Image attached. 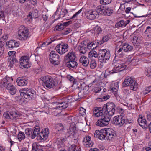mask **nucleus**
Segmentation results:
<instances>
[{
    "label": "nucleus",
    "mask_w": 151,
    "mask_h": 151,
    "mask_svg": "<svg viewBox=\"0 0 151 151\" xmlns=\"http://www.w3.org/2000/svg\"><path fill=\"white\" fill-rule=\"evenodd\" d=\"M16 82L19 86H26L28 81L25 79L18 78L16 80Z\"/></svg>",
    "instance_id": "nucleus-22"
},
{
    "label": "nucleus",
    "mask_w": 151,
    "mask_h": 151,
    "mask_svg": "<svg viewBox=\"0 0 151 151\" xmlns=\"http://www.w3.org/2000/svg\"><path fill=\"white\" fill-rule=\"evenodd\" d=\"M49 60L50 62L54 65H58L60 61L59 55L55 51H51L49 55Z\"/></svg>",
    "instance_id": "nucleus-7"
},
{
    "label": "nucleus",
    "mask_w": 151,
    "mask_h": 151,
    "mask_svg": "<svg viewBox=\"0 0 151 151\" xmlns=\"http://www.w3.org/2000/svg\"><path fill=\"white\" fill-rule=\"evenodd\" d=\"M28 88H25L24 89H22L20 91V95L26 99L29 98L28 97L29 95L28 93Z\"/></svg>",
    "instance_id": "nucleus-32"
},
{
    "label": "nucleus",
    "mask_w": 151,
    "mask_h": 151,
    "mask_svg": "<svg viewBox=\"0 0 151 151\" xmlns=\"http://www.w3.org/2000/svg\"><path fill=\"white\" fill-rule=\"evenodd\" d=\"M104 134L105 139L110 141L116 136V132L112 129L109 128L104 129Z\"/></svg>",
    "instance_id": "nucleus-8"
},
{
    "label": "nucleus",
    "mask_w": 151,
    "mask_h": 151,
    "mask_svg": "<svg viewBox=\"0 0 151 151\" xmlns=\"http://www.w3.org/2000/svg\"><path fill=\"white\" fill-rule=\"evenodd\" d=\"M122 49L125 52H129L132 50L133 47L127 43H125L122 46Z\"/></svg>",
    "instance_id": "nucleus-30"
},
{
    "label": "nucleus",
    "mask_w": 151,
    "mask_h": 151,
    "mask_svg": "<svg viewBox=\"0 0 151 151\" xmlns=\"http://www.w3.org/2000/svg\"><path fill=\"white\" fill-rule=\"evenodd\" d=\"M28 93L29 95L28 99L29 100H32L35 99L36 97V91L31 89H28Z\"/></svg>",
    "instance_id": "nucleus-21"
},
{
    "label": "nucleus",
    "mask_w": 151,
    "mask_h": 151,
    "mask_svg": "<svg viewBox=\"0 0 151 151\" xmlns=\"http://www.w3.org/2000/svg\"><path fill=\"white\" fill-rule=\"evenodd\" d=\"M66 58L69 60H75L76 58V55L75 52H70L66 56Z\"/></svg>",
    "instance_id": "nucleus-31"
},
{
    "label": "nucleus",
    "mask_w": 151,
    "mask_h": 151,
    "mask_svg": "<svg viewBox=\"0 0 151 151\" xmlns=\"http://www.w3.org/2000/svg\"><path fill=\"white\" fill-rule=\"evenodd\" d=\"M66 65L70 69L76 68L78 65V64L75 60H68L66 63Z\"/></svg>",
    "instance_id": "nucleus-19"
},
{
    "label": "nucleus",
    "mask_w": 151,
    "mask_h": 151,
    "mask_svg": "<svg viewBox=\"0 0 151 151\" xmlns=\"http://www.w3.org/2000/svg\"><path fill=\"white\" fill-rule=\"evenodd\" d=\"M68 44H59L55 47L56 51L60 54L65 53L68 50Z\"/></svg>",
    "instance_id": "nucleus-11"
},
{
    "label": "nucleus",
    "mask_w": 151,
    "mask_h": 151,
    "mask_svg": "<svg viewBox=\"0 0 151 151\" xmlns=\"http://www.w3.org/2000/svg\"><path fill=\"white\" fill-rule=\"evenodd\" d=\"M7 45L9 48H13L17 47L19 46V44L15 40H11L6 43Z\"/></svg>",
    "instance_id": "nucleus-25"
},
{
    "label": "nucleus",
    "mask_w": 151,
    "mask_h": 151,
    "mask_svg": "<svg viewBox=\"0 0 151 151\" xmlns=\"http://www.w3.org/2000/svg\"><path fill=\"white\" fill-rule=\"evenodd\" d=\"M16 53L15 51H9L8 52V55L9 57L8 62L10 63L9 66L10 65V66L12 65L14 63L18 62L17 60L15 58Z\"/></svg>",
    "instance_id": "nucleus-15"
},
{
    "label": "nucleus",
    "mask_w": 151,
    "mask_h": 151,
    "mask_svg": "<svg viewBox=\"0 0 151 151\" xmlns=\"http://www.w3.org/2000/svg\"><path fill=\"white\" fill-rule=\"evenodd\" d=\"M44 85L48 89L53 88L56 90L60 89L61 87V84L54 81L53 78L49 76L41 78Z\"/></svg>",
    "instance_id": "nucleus-3"
},
{
    "label": "nucleus",
    "mask_w": 151,
    "mask_h": 151,
    "mask_svg": "<svg viewBox=\"0 0 151 151\" xmlns=\"http://www.w3.org/2000/svg\"><path fill=\"white\" fill-rule=\"evenodd\" d=\"M144 32L146 34L151 33V27L150 26L147 27Z\"/></svg>",
    "instance_id": "nucleus-61"
},
{
    "label": "nucleus",
    "mask_w": 151,
    "mask_h": 151,
    "mask_svg": "<svg viewBox=\"0 0 151 151\" xmlns=\"http://www.w3.org/2000/svg\"><path fill=\"white\" fill-rule=\"evenodd\" d=\"M93 30L94 31V35L95 36L97 37L100 35L102 32V30L100 27L97 25L95 26L93 29Z\"/></svg>",
    "instance_id": "nucleus-27"
},
{
    "label": "nucleus",
    "mask_w": 151,
    "mask_h": 151,
    "mask_svg": "<svg viewBox=\"0 0 151 151\" xmlns=\"http://www.w3.org/2000/svg\"><path fill=\"white\" fill-rule=\"evenodd\" d=\"M67 140V138H58L57 139V140L61 143H63Z\"/></svg>",
    "instance_id": "nucleus-60"
},
{
    "label": "nucleus",
    "mask_w": 151,
    "mask_h": 151,
    "mask_svg": "<svg viewBox=\"0 0 151 151\" xmlns=\"http://www.w3.org/2000/svg\"><path fill=\"white\" fill-rule=\"evenodd\" d=\"M114 69L116 70L115 71H113L111 73H116L118 71H121L124 70L126 67V65L122 63L120 60H117L114 62Z\"/></svg>",
    "instance_id": "nucleus-9"
},
{
    "label": "nucleus",
    "mask_w": 151,
    "mask_h": 151,
    "mask_svg": "<svg viewBox=\"0 0 151 151\" xmlns=\"http://www.w3.org/2000/svg\"><path fill=\"white\" fill-rule=\"evenodd\" d=\"M25 132L26 135L29 136L32 134V129H31L27 128L25 129Z\"/></svg>",
    "instance_id": "nucleus-48"
},
{
    "label": "nucleus",
    "mask_w": 151,
    "mask_h": 151,
    "mask_svg": "<svg viewBox=\"0 0 151 151\" xmlns=\"http://www.w3.org/2000/svg\"><path fill=\"white\" fill-rule=\"evenodd\" d=\"M79 89L80 91L78 93V95L81 98L84 97L88 93V87L84 83L80 85Z\"/></svg>",
    "instance_id": "nucleus-12"
},
{
    "label": "nucleus",
    "mask_w": 151,
    "mask_h": 151,
    "mask_svg": "<svg viewBox=\"0 0 151 151\" xmlns=\"http://www.w3.org/2000/svg\"><path fill=\"white\" fill-rule=\"evenodd\" d=\"M131 63L132 65H136L138 64V60L136 58H134L131 60Z\"/></svg>",
    "instance_id": "nucleus-45"
},
{
    "label": "nucleus",
    "mask_w": 151,
    "mask_h": 151,
    "mask_svg": "<svg viewBox=\"0 0 151 151\" xmlns=\"http://www.w3.org/2000/svg\"><path fill=\"white\" fill-rule=\"evenodd\" d=\"M139 42L138 39V37L136 36L133 37V39L132 40V42L133 44H136L137 42Z\"/></svg>",
    "instance_id": "nucleus-53"
},
{
    "label": "nucleus",
    "mask_w": 151,
    "mask_h": 151,
    "mask_svg": "<svg viewBox=\"0 0 151 151\" xmlns=\"http://www.w3.org/2000/svg\"><path fill=\"white\" fill-rule=\"evenodd\" d=\"M115 105L113 102L108 103L104 104L103 109H104V114L107 115L110 117V120L111 116L114 114L115 111Z\"/></svg>",
    "instance_id": "nucleus-5"
},
{
    "label": "nucleus",
    "mask_w": 151,
    "mask_h": 151,
    "mask_svg": "<svg viewBox=\"0 0 151 151\" xmlns=\"http://www.w3.org/2000/svg\"><path fill=\"white\" fill-rule=\"evenodd\" d=\"M113 10L110 8H107L106 9V12H105V13H104V15L110 16L113 13Z\"/></svg>",
    "instance_id": "nucleus-42"
},
{
    "label": "nucleus",
    "mask_w": 151,
    "mask_h": 151,
    "mask_svg": "<svg viewBox=\"0 0 151 151\" xmlns=\"http://www.w3.org/2000/svg\"><path fill=\"white\" fill-rule=\"evenodd\" d=\"M55 29L56 30L60 31L64 29V27L62 23H59L55 27Z\"/></svg>",
    "instance_id": "nucleus-43"
},
{
    "label": "nucleus",
    "mask_w": 151,
    "mask_h": 151,
    "mask_svg": "<svg viewBox=\"0 0 151 151\" xmlns=\"http://www.w3.org/2000/svg\"><path fill=\"white\" fill-rule=\"evenodd\" d=\"M86 110L83 107H80L79 109V113L82 116H83L86 114Z\"/></svg>",
    "instance_id": "nucleus-47"
},
{
    "label": "nucleus",
    "mask_w": 151,
    "mask_h": 151,
    "mask_svg": "<svg viewBox=\"0 0 151 151\" xmlns=\"http://www.w3.org/2000/svg\"><path fill=\"white\" fill-rule=\"evenodd\" d=\"M146 114L147 119L150 121L151 120V113L149 112H147Z\"/></svg>",
    "instance_id": "nucleus-64"
},
{
    "label": "nucleus",
    "mask_w": 151,
    "mask_h": 151,
    "mask_svg": "<svg viewBox=\"0 0 151 151\" xmlns=\"http://www.w3.org/2000/svg\"><path fill=\"white\" fill-rule=\"evenodd\" d=\"M68 106V104L65 102H62L59 104L57 106L56 108H61V109H64L67 108Z\"/></svg>",
    "instance_id": "nucleus-34"
},
{
    "label": "nucleus",
    "mask_w": 151,
    "mask_h": 151,
    "mask_svg": "<svg viewBox=\"0 0 151 151\" xmlns=\"http://www.w3.org/2000/svg\"><path fill=\"white\" fill-rule=\"evenodd\" d=\"M90 41L88 39H86L83 40V42H82V44H83V45L84 46H87L88 45V44Z\"/></svg>",
    "instance_id": "nucleus-58"
},
{
    "label": "nucleus",
    "mask_w": 151,
    "mask_h": 151,
    "mask_svg": "<svg viewBox=\"0 0 151 151\" xmlns=\"http://www.w3.org/2000/svg\"><path fill=\"white\" fill-rule=\"evenodd\" d=\"M82 8L79 10L78 12H76L75 14H74L70 18V19H73L76 17L77 15L79 14L82 11Z\"/></svg>",
    "instance_id": "nucleus-59"
},
{
    "label": "nucleus",
    "mask_w": 151,
    "mask_h": 151,
    "mask_svg": "<svg viewBox=\"0 0 151 151\" xmlns=\"http://www.w3.org/2000/svg\"><path fill=\"white\" fill-rule=\"evenodd\" d=\"M78 49L79 52L81 54H85L86 52V47L81 45L78 46Z\"/></svg>",
    "instance_id": "nucleus-33"
},
{
    "label": "nucleus",
    "mask_w": 151,
    "mask_h": 151,
    "mask_svg": "<svg viewBox=\"0 0 151 151\" xmlns=\"http://www.w3.org/2000/svg\"><path fill=\"white\" fill-rule=\"evenodd\" d=\"M28 57L26 56L21 57L19 61V65L22 68H28L30 67Z\"/></svg>",
    "instance_id": "nucleus-10"
},
{
    "label": "nucleus",
    "mask_w": 151,
    "mask_h": 151,
    "mask_svg": "<svg viewBox=\"0 0 151 151\" xmlns=\"http://www.w3.org/2000/svg\"><path fill=\"white\" fill-rule=\"evenodd\" d=\"M29 34L28 30L24 26H22L18 32L19 39L21 40H25L28 38Z\"/></svg>",
    "instance_id": "nucleus-6"
},
{
    "label": "nucleus",
    "mask_w": 151,
    "mask_h": 151,
    "mask_svg": "<svg viewBox=\"0 0 151 151\" xmlns=\"http://www.w3.org/2000/svg\"><path fill=\"white\" fill-rule=\"evenodd\" d=\"M10 79V78H4L3 79V85L4 86H6L7 85L8 83H8V81Z\"/></svg>",
    "instance_id": "nucleus-54"
},
{
    "label": "nucleus",
    "mask_w": 151,
    "mask_h": 151,
    "mask_svg": "<svg viewBox=\"0 0 151 151\" xmlns=\"http://www.w3.org/2000/svg\"><path fill=\"white\" fill-rule=\"evenodd\" d=\"M103 131H104V129H102L101 131L99 130H96L94 134V137L101 140L104 139L105 135Z\"/></svg>",
    "instance_id": "nucleus-18"
},
{
    "label": "nucleus",
    "mask_w": 151,
    "mask_h": 151,
    "mask_svg": "<svg viewBox=\"0 0 151 151\" xmlns=\"http://www.w3.org/2000/svg\"><path fill=\"white\" fill-rule=\"evenodd\" d=\"M124 6H125L123 4H121L120 6L119 9L118 10V12H122L125 9Z\"/></svg>",
    "instance_id": "nucleus-62"
},
{
    "label": "nucleus",
    "mask_w": 151,
    "mask_h": 151,
    "mask_svg": "<svg viewBox=\"0 0 151 151\" xmlns=\"http://www.w3.org/2000/svg\"><path fill=\"white\" fill-rule=\"evenodd\" d=\"M89 65L91 69H94L96 66L97 64L95 60L91 59L89 63Z\"/></svg>",
    "instance_id": "nucleus-38"
},
{
    "label": "nucleus",
    "mask_w": 151,
    "mask_h": 151,
    "mask_svg": "<svg viewBox=\"0 0 151 151\" xmlns=\"http://www.w3.org/2000/svg\"><path fill=\"white\" fill-rule=\"evenodd\" d=\"M145 73L147 77H151V69L150 68H147L146 70Z\"/></svg>",
    "instance_id": "nucleus-50"
},
{
    "label": "nucleus",
    "mask_w": 151,
    "mask_h": 151,
    "mask_svg": "<svg viewBox=\"0 0 151 151\" xmlns=\"http://www.w3.org/2000/svg\"><path fill=\"white\" fill-rule=\"evenodd\" d=\"M64 32H63V34L64 35H67L68 33H70L71 32L72 30L70 28H67L65 29L64 30Z\"/></svg>",
    "instance_id": "nucleus-57"
},
{
    "label": "nucleus",
    "mask_w": 151,
    "mask_h": 151,
    "mask_svg": "<svg viewBox=\"0 0 151 151\" xmlns=\"http://www.w3.org/2000/svg\"><path fill=\"white\" fill-rule=\"evenodd\" d=\"M99 56V60L101 63L106 62V60H109L110 57V52L107 50L100 49L99 51L98 54L95 51H92L89 52L88 55V57L94 56L97 58Z\"/></svg>",
    "instance_id": "nucleus-2"
},
{
    "label": "nucleus",
    "mask_w": 151,
    "mask_h": 151,
    "mask_svg": "<svg viewBox=\"0 0 151 151\" xmlns=\"http://www.w3.org/2000/svg\"><path fill=\"white\" fill-rule=\"evenodd\" d=\"M40 131L39 129H35L33 131L32 130V134L31 135V137L32 139H34L38 134V132Z\"/></svg>",
    "instance_id": "nucleus-37"
},
{
    "label": "nucleus",
    "mask_w": 151,
    "mask_h": 151,
    "mask_svg": "<svg viewBox=\"0 0 151 151\" xmlns=\"http://www.w3.org/2000/svg\"><path fill=\"white\" fill-rule=\"evenodd\" d=\"M55 127V129L58 131H62L64 129L63 125L61 123L57 124Z\"/></svg>",
    "instance_id": "nucleus-40"
},
{
    "label": "nucleus",
    "mask_w": 151,
    "mask_h": 151,
    "mask_svg": "<svg viewBox=\"0 0 151 151\" xmlns=\"http://www.w3.org/2000/svg\"><path fill=\"white\" fill-rule=\"evenodd\" d=\"M6 87L11 94L14 95L16 93V89L15 87L12 84L8 83L7 85L6 86Z\"/></svg>",
    "instance_id": "nucleus-20"
},
{
    "label": "nucleus",
    "mask_w": 151,
    "mask_h": 151,
    "mask_svg": "<svg viewBox=\"0 0 151 151\" xmlns=\"http://www.w3.org/2000/svg\"><path fill=\"white\" fill-rule=\"evenodd\" d=\"M32 151H43L41 147L34 143L32 145Z\"/></svg>",
    "instance_id": "nucleus-35"
},
{
    "label": "nucleus",
    "mask_w": 151,
    "mask_h": 151,
    "mask_svg": "<svg viewBox=\"0 0 151 151\" xmlns=\"http://www.w3.org/2000/svg\"><path fill=\"white\" fill-rule=\"evenodd\" d=\"M40 134H42L44 135H46L48 136V134H49L48 129L45 128L43 131L41 132Z\"/></svg>",
    "instance_id": "nucleus-52"
},
{
    "label": "nucleus",
    "mask_w": 151,
    "mask_h": 151,
    "mask_svg": "<svg viewBox=\"0 0 151 151\" xmlns=\"http://www.w3.org/2000/svg\"><path fill=\"white\" fill-rule=\"evenodd\" d=\"M97 47L96 45L95 44L94 42H92L91 46H89L88 45V49L93 50L96 48Z\"/></svg>",
    "instance_id": "nucleus-51"
},
{
    "label": "nucleus",
    "mask_w": 151,
    "mask_h": 151,
    "mask_svg": "<svg viewBox=\"0 0 151 151\" xmlns=\"http://www.w3.org/2000/svg\"><path fill=\"white\" fill-rule=\"evenodd\" d=\"M54 40H51V42H43L42 44L40 45V47H41L42 49H44V48L47 47L48 45L50 44Z\"/></svg>",
    "instance_id": "nucleus-41"
},
{
    "label": "nucleus",
    "mask_w": 151,
    "mask_h": 151,
    "mask_svg": "<svg viewBox=\"0 0 151 151\" xmlns=\"http://www.w3.org/2000/svg\"><path fill=\"white\" fill-rule=\"evenodd\" d=\"M129 20H127L125 21L124 20H121L115 24V27H124L130 22Z\"/></svg>",
    "instance_id": "nucleus-23"
},
{
    "label": "nucleus",
    "mask_w": 151,
    "mask_h": 151,
    "mask_svg": "<svg viewBox=\"0 0 151 151\" xmlns=\"http://www.w3.org/2000/svg\"><path fill=\"white\" fill-rule=\"evenodd\" d=\"M112 0H100V2L101 5H106L110 3Z\"/></svg>",
    "instance_id": "nucleus-46"
},
{
    "label": "nucleus",
    "mask_w": 151,
    "mask_h": 151,
    "mask_svg": "<svg viewBox=\"0 0 151 151\" xmlns=\"http://www.w3.org/2000/svg\"><path fill=\"white\" fill-rule=\"evenodd\" d=\"M138 122L139 125L144 129H147V125L146 124V120L144 116L139 115L138 119Z\"/></svg>",
    "instance_id": "nucleus-16"
},
{
    "label": "nucleus",
    "mask_w": 151,
    "mask_h": 151,
    "mask_svg": "<svg viewBox=\"0 0 151 151\" xmlns=\"http://www.w3.org/2000/svg\"><path fill=\"white\" fill-rule=\"evenodd\" d=\"M104 109L101 107H95L93 110V114L95 116H101L96 123V125L100 127L106 126L109 124L110 117L107 115L104 114Z\"/></svg>",
    "instance_id": "nucleus-1"
},
{
    "label": "nucleus",
    "mask_w": 151,
    "mask_h": 151,
    "mask_svg": "<svg viewBox=\"0 0 151 151\" xmlns=\"http://www.w3.org/2000/svg\"><path fill=\"white\" fill-rule=\"evenodd\" d=\"M109 96L108 95H107L106 96H103V97L100 98L99 99L100 100L99 101H104L107 99H109Z\"/></svg>",
    "instance_id": "nucleus-56"
},
{
    "label": "nucleus",
    "mask_w": 151,
    "mask_h": 151,
    "mask_svg": "<svg viewBox=\"0 0 151 151\" xmlns=\"http://www.w3.org/2000/svg\"><path fill=\"white\" fill-rule=\"evenodd\" d=\"M79 62L84 66L86 67L89 64V61L88 58L85 56H82L81 57Z\"/></svg>",
    "instance_id": "nucleus-24"
},
{
    "label": "nucleus",
    "mask_w": 151,
    "mask_h": 151,
    "mask_svg": "<svg viewBox=\"0 0 151 151\" xmlns=\"http://www.w3.org/2000/svg\"><path fill=\"white\" fill-rule=\"evenodd\" d=\"M4 44L3 42L0 41V54L3 52L4 50V47H3Z\"/></svg>",
    "instance_id": "nucleus-55"
},
{
    "label": "nucleus",
    "mask_w": 151,
    "mask_h": 151,
    "mask_svg": "<svg viewBox=\"0 0 151 151\" xmlns=\"http://www.w3.org/2000/svg\"><path fill=\"white\" fill-rule=\"evenodd\" d=\"M83 142H85L87 145H88L89 147H91L93 145V143L91 140V137L88 136H86L84 138Z\"/></svg>",
    "instance_id": "nucleus-26"
},
{
    "label": "nucleus",
    "mask_w": 151,
    "mask_h": 151,
    "mask_svg": "<svg viewBox=\"0 0 151 151\" xmlns=\"http://www.w3.org/2000/svg\"><path fill=\"white\" fill-rule=\"evenodd\" d=\"M122 86L126 87L130 85V89L131 90L136 91L137 89L138 85L134 79L132 77H127L122 83Z\"/></svg>",
    "instance_id": "nucleus-4"
},
{
    "label": "nucleus",
    "mask_w": 151,
    "mask_h": 151,
    "mask_svg": "<svg viewBox=\"0 0 151 151\" xmlns=\"http://www.w3.org/2000/svg\"><path fill=\"white\" fill-rule=\"evenodd\" d=\"M78 130L76 129L75 126H71L67 133L69 134V136L72 135L74 139L76 140L78 138V135L77 133Z\"/></svg>",
    "instance_id": "nucleus-14"
},
{
    "label": "nucleus",
    "mask_w": 151,
    "mask_h": 151,
    "mask_svg": "<svg viewBox=\"0 0 151 151\" xmlns=\"http://www.w3.org/2000/svg\"><path fill=\"white\" fill-rule=\"evenodd\" d=\"M128 121V119H127L126 120L124 118L122 117L121 116H116L114 119V123L116 125L119 127H121Z\"/></svg>",
    "instance_id": "nucleus-13"
},
{
    "label": "nucleus",
    "mask_w": 151,
    "mask_h": 151,
    "mask_svg": "<svg viewBox=\"0 0 151 151\" xmlns=\"http://www.w3.org/2000/svg\"><path fill=\"white\" fill-rule=\"evenodd\" d=\"M118 88V85L117 82L112 83L110 88L111 91L114 93V95L116 94Z\"/></svg>",
    "instance_id": "nucleus-29"
},
{
    "label": "nucleus",
    "mask_w": 151,
    "mask_h": 151,
    "mask_svg": "<svg viewBox=\"0 0 151 151\" xmlns=\"http://www.w3.org/2000/svg\"><path fill=\"white\" fill-rule=\"evenodd\" d=\"M68 79L71 82H73L75 81V79L72 76L68 75L67 76Z\"/></svg>",
    "instance_id": "nucleus-63"
},
{
    "label": "nucleus",
    "mask_w": 151,
    "mask_h": 151,
    "mask_svg": "<svg viewBox=\"0 0 151 151\" xmlns=\"http://www.w3.org/2000/svg\"><path fill=\"white\" fill-rule=\"evenodd\" d=\"M111 36L109 34H107L103 37L102 39L100 41V44H102L105 42L108 41L110 38Z\"/></svg>",
    "instance_id": "nucleus-36"
},
{
    "label": "nucleus",
    "mask_w": 151,
    "mask_h": 151,
    "mask_svg": "<svg viewBox=\"0 0 151 151\" xmlns=\"http://www.w3.org/2000/svg\"><path fill=\"white\" fill-rule=\"evenodd\" d=\"M87 18L90 20L95 19L97 16V13L95 10H90L86 14Z\"/></svg>",
    "instance_id": "nucleus-17"
},
{
    "label": "nucleus",
    "mask_w": 151,
    "mask_h": 151,
    "mask_svg": "<svg viewBox=\"0 0 151 151\" xmlns=\"http://www.w3.org/2000/svg\"><path fill=\"white\" fill-rule=\"evenodd\" d=\"M17 137L19 140L20 141L24 139L25 138V134L23 132H20L18 134Z\"/></svg>",
    "instance_id": "nucleus-39"
},
{
    "label": "nucleus",
    "mask_w": 151,
    "mask_h": 151,
    "mask_svg": "<svg viewBox=\"0 0 151 151\" xmlns=\"http://www.w3.org/2000/svg\"><path fill=\"white\" fill-rule=\"evenodd\" d=\"M48 136L46 135H43L42 134H40L39 136V137L40 139L42 140H45L47 139L48 137Z\"/></svg>",
    "instance_id": "nucleus-49"
},
{
    "label": "nucleus",
    "mask_w": 151,
    "mask_h": 151,
    "mask_svg": "<svg viewBox=\"0 0 151 151\" xmlns=\"http://www.w3.org/2000/svg\"><path fill=\"white\" fill-rule=\"evenodd\" d=\"M104 8V6L101 5H99L97 7L95 11H96L97 13V15L99 14H101L102 9Z\"/></svg>",
    "instance_id": "nucleus-44"
},
{
    "label": "nucleus",
    "mask_w": 151,
    "mask_h": 151,
    "mask_svg": "<svg viewBox=\"0 0 151 151\" xmlns=\"http://www.w3.org/2000/svg\"><path fill=\"white\" fill-rule=\"evenodd\" d=\"M10 114V119H18L20 116L21 114L19 112L16 111L13 112L11 113H9Z\"/></svg>",
    "instance_id": "nucleus-28"
}]
</instances>
